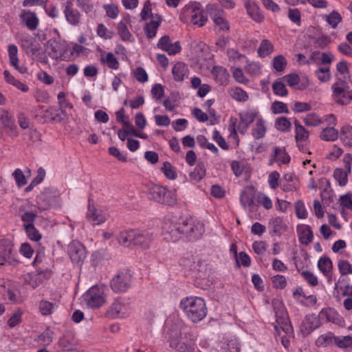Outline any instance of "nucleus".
<instances>
[{
  "label": "nucleus",
  "mask_w": 352,
  "mask_h": 352,
  "mask_svg": "<svg viewBox=\"0 0 352 352\" xmlns=\"http://www.w3.org/2000/svg\"><path fill=\"white\" fill-rule=\"evenodd\" d=\"M283 78L287 82V84L296 89L303 90L305 89L308 85V80L300 82V76L296 73H292L283 77Z\"/></svg>",
  "instance_id": "nucleus-16"
},
{
  "label": "nucleus",
  "mask_w": 352,
  "mask_h": 352,
  "mask_svg": "<svg viewBox=\"0 0 352 352\" xmlns=\"http://www.w3.org/2000/svg\"><path fill=\"white\" fill-rule=\"evenodd\" d=\"M188 65L182 62H177L172 68L173 78L177 82L183 81L184 77L188 75Z\"/></svg>",
  "instance_id": "nucleus-20"
},
{
  "label": "nucleus",
  "mask_w": 352,
  "mask_h": 352,
  "mask_svg": "<svg viewBox=\"0 0 352 352\" xmlns=\"http://www.w3.org/2000/svg\"><path fill=\"white\" fill-rule=\"evenodd\" d=\"M28 237L34 241H38L41 239L42 236L39 233L38 230L35 228L34 225L28 226V227L23 228Z\"/></svg>",
  "instance_id": "nucleus-51"
},
{
  "label": "nucleus",
  "mask_w": 352,
  "mask_h": 352,
  "mask_svg": "<svg viewBox=\"0 0 352 352\" xmlns=\"http://www.w3.org/2000/svg\"><path fill=\"white\" fill-rule=\"evenodd\" d=\"M105 287L96 285L91 287L84 295L87 305L91 308H99L106 303Z\"/></svg>",
  "instance_id": "nucleus-5"
},
{
  "label": "nucleus",
  "mask_w": 352,
  "mask_h": 352,
  "mask_svg": "<svg viewBox=\"0 0 352 352\" xmlns=\"http://www.w3.org/2000/svg\"><path fill=\"white\" fill-rule=\"evenodd\" d=\"M141 19L142 21H146L148 18L153 16L151 3L149 0H147L144 5V7L140 13Z\"/></svg>",
  "instance_id": "nucleus-61"
},
{
  "label": "nucleus",
  "mask_w": 352,
  "mask_h": 352,
  "mask_svg": "<svg viewBox=\"0 0 352 352\" xmlns=\"http://www.w3.org/2000/svg\"><path fill=\"white\" fill-rule=\"evenodd\" d=\"M335 344L341 349L352 347V336H346L342 338L336 337Z\"/></svg>",
  "instance_id": "nucleus-54"
},
{
  "label": "nucleus",
  "mask_w": 352,
  "mask_h": 352,
  "mask_svg": "<svg viewBox=\"0 0 352 352\" xmlns=\"http://www.w3.org/2000/svg\"><path fill=\"white\" fill-rule=\"evenodd\" d=\"M223 352H240V345L236 338L228 339L221 346Z\"/></svg>",
  "instance_id": "nucleus-33"
},
{
  "label": "nucleus",
  "mask_w": 352,
  "mask_h": 352,
  "mask_svg": "<svg viewBox=\"0 0 352 352\" xmlns=\"http://www.w3.org/2000/svg\"><path fill=\"white\" fill-rule=\"evenodd\" d=\"M274 125L276 129L285 132L289 131L292 124L287 118L280 117L276 119Z\"/></svg>",
  "instance_id": "nucleus-48"
},
{
  "label": "nucleus",
  "mask_w": 352,
  "mask_h": 352,
  "mask_svg": "<svg viewBox=\"0 0 352 352\" xmlns=\"http://www.w3.org/2000/svg\"><path fill=\"white\" fill-rule=\"evenodd\" d=\"M338 131L336 129L327 127L322 131L320 137L324 141H334L338 139Z\"/></svg>",
  "instance_id": "nucleus-38"
},
{
  "label": "nucleus",
  "mask_w": 352,
  "mask_h": 352,
  "mask_svg": "<svg viewBox=\"0 0 352 352\" xmlns=\"http://www.w3.org/2000/svg\"><path fill=\"white\" fill-rule=\"evenodd\" d=\"M214 23L221 30L228 31L230 25L227 20L223 16L222 12L219 14H215L212 16Z\"/></svg>",
  "instance_id": "nucleus-43"
},
{
  "label": "nucleus",
  "mask_w": 352,
  "mask_h": 352,
  "mask_svg": "<svg viewBox=\"0 0 352 352\" xmlns=\"http://www.w3.org/2000/svg\"><path fill=\"white\" fill-rule=\"evenodd\" d=\"M169 346L176 352H195V338L190 333L182 336L180 330L172 329L168 337Z\"/></svg>",
  "instance_id": "nucleus-4"
},
{
  "label": "nucleus",
  "mask_w": 352,
  "mask_h": 352,
  "mask_svg": "<svg viewBox=\"0 0 352 352\" xmlns=\"http://www.w3.org/2000/svg\"><path fill=\"white\" fill-rule=\"evenodd\" d=\"M63 13L66 21L72 25H78L80 22L81 14L76 9L71 1H67L63 6Z\"/></svg>",
  "instance_id": "nucleus-13"
},
{
  "label": "nucleus",
  "mask_w": 352,
  "mask_h": 352,
  "mask_svg": "<svg viewBox=\"0 0 352 352\" xmlns=\"http://www.w3.org/2000/svg\"><path fill=\"white\" fill-rule=\"evenodd\" d=\"M332 89L334 100L337 103L342 105L349 103L350 99H348V91H350V88L345 80L339 78L332 85Z\"/></svg>",
  "instance_id": "nucleus-8"
},
{
  "label": "nucleus",
  "mask_w": 352,
  "mask_h": 352,
  "mask_svg": "<svg viewBox=\"0 0 352 352\" xmlns=\"http://www.w3.org/2000/svg\"><path fill=\"white\" fill-rule=\"evenodd\" d=\"M270 226L272 228V231L276 234H280L285 230V225L281 217H275L270 220Z\"/></svg>",
  "instance_id": "nucleus-50"
},
{
  "label": "nucleus",
  "mask_w": 352,
  "mask_h": 352,
  "mask_svg": "<svg viewBox=\"0 0 352 352\" xmlns=\"http://www.w3.org/2000/svg\"><path fill=\"white\" fill-rule=\"evenodd\" d=\"M20 212L23 211L21 214V219L23 221V227L25 228L28 226L34 225V222L38 216L37 210H25V208L22 209L20 208Z\"/></svg>",
  "instance_id": "nucleus-26"
},
{
  "label": "nucleus",
  "mask_w": 352,
  "mask_h": 352,
  "mask_svg": "<svg viewBox=\"0 0 352 352\" xmlns=\"http://www.w3.org/2000/svg\"><path fill=\"white\" fill-rule=\"evenodd\" d=\"M294 207H295V211H296V216L299 219H306L307 218V212L305 209V204L302 201H300V200L297 201L295 203Z\"/></svg>",
  "instance_id": "nucleus-59"
},
{
  "label": "nucleus",
  "mask_w": 352,
  "mask_h": 352,
  "mask_svg": "<svg viewBox=\"0 0 352 352\" xmlns=\"http://www.w3.org/2000/svg\"><path fill=\"white\" fill-rule=\"evenodd\" d=\"M296 132V141H307L309 135V131L300 124L299 121L295 120L294 122Z\"/></svg>",
  "instance_id": "nucleus-30"
},
{
  "label": "nucleus",
  "mask_w": 352,
  "mask_h": 352,
  "mask_svg": "<svg viewBox=\"0 0 352 352\" xmlns=\"http://www.w3.org/2000/svg\"><path fill=\"white\" fill-rule=\"evenodd\" d=\"M318 267L324 275H327L333 268L331 260L327 256H322L318 262Z\"/></svg>",
  "instance_id": "nucleus-36"
},
{
  "label": "nucleus",
  "mask_w": 352,
  "mask_h": 352,
  "mask_svg": "<svg viewBox=\"0 0 352 352\" xmlns=\"http://www.w3.org/2000/svg\"><path fill=\"white\" fill-rule=\"evenodd\" d=\"M186 10L190 14L191 22L198 27H202L208 20L206 12L197 6H190L186 8Z\"/></svg>",
  "instance_id": "nucleus-14"
},
{
  "label": "nucleus",
  "mask_w": 352,
  "mask_h": 352,
  "mask_svg": "<svg viewBox=\"0 0 352 352\" xmlns=\"http://www.w3.org/2000/svg\"><path fill=\"white\" fill-rule=\"evenodd\" d=\"M0 122L5 128L10 129L11 131H13L14 133V135H16V133L15 131L16 127L14 124V121L9 116L7 111L2 112L0 116Z\"/></svg>",
  "instance_id": "nucleus-45"
},
{
  "label": "nucleus",
  "mask_w": 352,
  "mask_h": 352,
  "mask_svg": "<svg viewBox=\"0 0 352 352\" xmlns=\"http://www.w3.org/2000/svg\"><path fill=\"white\" fill-rule=\"evenodd\" d=\"M12 175L19 187H21L27 184L25 176L20 168H16Z\"/></svg>",
  "instance_id": "nucleus-60"
},
{
  "label": "nucleus",
  "mask_w": 352,
  "mask_h": 352,
  "mask_svg": "<svg viewBox=\"0 0 352 352\" xmlns=\"http://www.w3.org/2000/svg\"><path fill=\"white\" fill-rule=\"evenodd\" d=\"M161 170L169 179H175L177 177L175 167L169 162H164Z\"/></svg>",
  "instance_id": "nucleus-47"
},
{
  "label": "nucleus",
  "mask_w": 352,
  "mask_h": 352,
  "mask_svg": "<svg viewBox=\"0 0 352 352\" xmlns=\"http://www.w3.org/2000/svg\"><path fill=\"white\" fill-rule=\"evenodd\" d=\"M53 308L54 304L49 301L41 300L39 303V309L43 315L47 316L51 314Z\"/></svg>",
  "instance_id": "nucleus-62"
},
{
  "label": "nucleus",
  "mask_w": 352,
  "mask_h": 352,
  "mask_svg": "<svg viewBox=\"0 0 352 352\" xmlns=\"http://www.w3.org/2000/svg\"><path fill=\"white\" fill-rule=\"evenodd\" d=\"M336 336L331 333L328 332L320 336L316 340V344L319 347H326L335 344Z\"/></svg>",
  "instance_id": "nucleus-32"
},
{
  "label": "nucleus",
  "mask_w": 352,
  "mask_h": 352,
  "mask_svg": "<svg viewBox=\"0 0 352 352\" xmlns=\"http://www.w3.org/2000/svg\"><path fill=\"white\" fill-rule=\"evenodd\" d=\"M127 19H123L118 25V33L123 41H128L131 36L127 28Z\"/></svg>",
  "instance_id": "nucleus-42"
},
{
  "label": "nucleus",
  "mask_w": 352,
  "mask_h": 352,
  "mask_svg": "<svg viewBox=\"0 0 352 352\" xmlns=\"http://www.w3.org/2000/svg\"><path fill=\"white\" fill-rule=\"evenodd\" d=\"M272 282L274 285V287L276 289H283L285 288L287 285L286 278L284 276L280 274L274 276L272 278Z\"/></svg>",
  "instance_id": "nucleus-58"
},
{
  "label": "nucleus",
  "mask_w": 352,
  "mask_h": 352,
  "mask_svg": "<svg viewBox=\"0 0 352 352\" xmlns=\"http://www.w3.org/2000/svg\"><path fill=\"white\" fill-rule=\"evenodd\" d=\"M212 74L214 76L217 83L219 85H226L229 82L230 74L227 69L222 66H214Z\"/></svg>",
  "instance_id": "nucleus-18"
},
{
  "label": "nucleus",
  "mask_w": 352,
  "mask_h": 352,
  "mask_svg": "<svg viewBox=\"0 0 352 352\" xmlns=\"http://www.w3.org/2000/svg\"><path fill=\"white\" fill-rule=\"evenodd\" d=\"M131 274L128 270L120 271L111 280V287L115 292H124L131 286Z\"/></svg>",
  "instance_id": "nucleus-7"
},
{
  "label": "nucleus",
  "mask_w": 352,
  "mask_h": 352,
  "mask_svg": "<svg viewBox=\"0 0 352 352\" xmlns=\"http://www.w3.org/2000/svg\"><path fill=\"white\" fill-rule=\"evenodd\" d=\"M320 315L324 317L327 322H331L339 325H342L344 322L343 318L335 309L331 308L322 309L320 312Z\"/></svg>",
  "instance_id": "nucleus-25"
},
{
  "label": "nucleus",
  "mask_w": 352,
  "mask_h": 352,
  "mask_svg": "<svg viewBox=\"0 0 352 352\" xmlns=\"http://www.w3.org/2000/svg\"><path fill=\"white\" fill-rule=\"evenodd\" d=\"M338 269L342 275L352 274V265L347 261H339Z\"/></svg>",
  "instance_id": "nucleus-64"
},
{
  "label": "nucleus",
  "mask_w": 352,
  "mask_h": 352,
  "mask_svg": "<svg viewBox=\"0 0 352 352\" xmlns=\"http://www.w3.org/2000/svg\"><path fill=\"white\" fill-rule=\"evenodd\" d=\"M54 335L53 331L47 328L38 336L37 341L41 344L48 345L53 341Z\"/></svg>",
  "instance_id": "nucleus-44"
},
{
  "label": "nucleus",
  "mask_w": 352,
  "mask_h": 352,
  "mask_svg": "<svg viewBox=\"0 0 352 352\" xmlns=\"http://www.w3.org/2000/svg\"><path fill=\"white\" fill-rule=\"evenodd\" d=\"M14 261L12 253V244L10 240L0 241V266L6 263L12 264Z\"/></svg>",
  "instance_id": "nucleus-12"
},
{
  "label": "nucleus",
  "mask_w": 352,
  "mask_h": 352,
  "mask_svg": "<svg viewBox=\"0 0 352 352\" xmlns=\"http://www.w3.org/2000/svg\"><path fill=\"white\" fill-rule=\"evenodd\" d=\"M252 187H247L241 191L240 195V201L244 206L252 208L254 205V192Z\"/></svg>",
  "instance_id": "nucleus-24"
},
{
  "label": "nucleus",
  "mask_w": 352,
  "mask_h": 352,
  "mask_svg": "<svg viewBox=\"0 0 352 352\" xmlns=\"http://www.w3.org/2000/svg\"><path fill=\"white\" fill-rule=\"evenodd\" d=\"M271 109L274 114L283 113H289V109L287 104L280 101L274 102L272 104Z\"/></svg>",
  "instance_id": "nucleus-56"
},
{
  "label": "nucleus",
  "mask_w": 352,
  "mask_h": 352,
  "mask_svg": "<svg viewBox=\"0 0 352 352\" xmlns=\"http://www.w3.org/2000/svg\"><path fill=\"white\" fill-rule=\"evenodd\" d=\"M179 306L187 318L194 323L202 320L208 313L205 300L202 298L197 296L186 297L182 299Z\"/></svg>",
  "instance_id": "nucleus-2"
},
{
  "label": "nucleus",
  "mask_w": 352,
  "mask_h": 352,
  "mask_svg": "<svg viewBox=\"0 0 352 352\" xmlns=\"http://www.w3.org/2000/svg\"><path fill=\"white\" fill-rule=\"evenodd\" d=\"M342 168H336L333 172V177L340 186H344L348 182V175Z\"/></svg>",
  "instance_id": "nucleus-49"
},
{
  "label": "nucleus",
  "mask_w": 352,
  "mask_h": 352,
  "mask_svg": "<svg viewBox=\"0 0 352 352\" xmlns=\"http://www.w3.org/2000/svg\"><path fill=\"white\" fill-rule=\"evenodd\" d=\"M266 133V127L262 118L256 120L255 126L252 129V135L255 139H260L264 137Z\"/></svg>",
  "instance_id": "nucleus-37"
},
{
  "label": "nucleus",
  "mask_w": 352,
  "mask_h": 352,
  "mask_svg": "<svg viewBox=\"0 0 352 352\" xmlns=\"http://www.w3.org/2000/svg\"><path fill=\"white\" fill-rule=\"evenodd\" d=\"M273 307L277 324L285 333H289L292 328L289 324V318L283 305L276 301L273 302Z\"/></svg>",
  "instance_id": "nucleus-10"
},
{
  "label": "nucleus",
  "mask_w": 352,
  "mask_h": 352,
  "mask_svg": "<svg viewBox=\"0 0 352 352\" xmlns=\"http://www.w3.org/2000/svg\"><path fill=\"white\" fill-rule=\"evenodd\" d=\"M87 218L93 224L100 225L107 220V217L106 214L98 212L94 206L91 204L90 201H89Z\"/></svg>",
  "instance_id": "nucleus-17"
},
{
  "label": "nucleus",
  "mask_w": 352,
  "mask_h": 352,
  "mask_svg": "<svg viewBox=\"0 0 352 352\" xmlns=\"http://www.w3.org/2000/svg\"><path fill=\"white\" fill-rule=\"evenodd\" d=\"M155 18L157 20H151L150 22L146 23L144 27V33L148 38H153L155 36L157 30L162 22V18L160 15L156 14Z\"/></svg>",
  "instance_id": "nucleus-21"
},
{
  "label": "nucleus",
  "mask_w": 352,
  "mask_h": 352,
  "mask_svg": "<svg viewBox=\"0 0 352 352\" xmlns=\"http://www.w3.org/2000/svg\"><path fill=\"white\" fill-rule=\"evenodd\" d=\"M58 344L63 351H72L75 349L77 342L72 334L67 333L59 340Z\"/></svg>",
  "instance_id": "nucleus-23"
},
{
  "label": "nucleus",
  "mask_w": 352,
  "mask_h": 352,
  "mask_svg": "<svg viewBox=\"0 0 352 352\" xmlns=\"http://www.w3.org/2000/svg\"><path fill=\"white\" fill-rule=\"evenodd\" d=\"M3 75L5 80L8 83L12 85L23 92L28 91L29 87L28 85L16 80L12 75L10 74L9 71L5 70L3 72Z\"/></svg>",
  "instance_id": "nucleus-28"
},
{
  "label": "nucleus",
  "mask_w": 352,
  "mask_h": 352,
  "mask_svg": "<svg viewBox=\"0 0 352 352\" xmlns=\"http://www.w3.org/2000/svg\"><path fill=\"white\" fill-rule=\"evenodd\" d=\"M287 64V60L283 55L276 56L272 61L273 68L277 72H283L285 69Z\"/></svg>",
  "instance_id": "nucleus-46"
},
{
  "label": "nucleus",
  "mask_w": 352,
  "mask_h": 352,
  "mask_svg": "<svg viewBox=\"0 0 352 352\" xmlns=\"http://www.w3.org/2000/svg\"><path fill=\"white\" fill-rule=\"evenodd\" d=\"M228 93L233 99L237 101L245 102L248 100V95L247 92L241 88L235 87L230 89L228 91Z\"/></svg>",
  "instance_id": "nucleus-39"
},
{
  "label": "nucleus",
  "mask_w": 352,
  "mask_h": 352,
  "mask_svg": "<svg viewBox=\"0 0 352 352\" xmlns=\"http://www.w3.org/2000/svg\"><path fill=\"white\" fill-rule=\"evenodd\" d=\"M340 140L343 144L348 146L352 147V126L350 125H344L340 130Z\"/></svg>",
  "instance_id": "nucleus-31"
},
{
  "label": "nucleus",
  "mask_w": 352,
  "mask_h": 352,
  "mask_svg": "<svg viewBox=\"0 0 352 352\" xmlns=\"http://www.w3.org/2000/svg\"><path fill=\"white\" fill-rule=\"evenodd\" d=\"M21 18L30 30H34L37 28L38 19L34 12L30 10L23 11V14L21 15Z\"/></svg>",
  "instance_id": "nucleus-22"
},
{
  "label": "nucleus",
  "mask_w": 352,
  "mask_h": 352,
  "mask_svg": "<svg viewBox=\"0 0 352 352\" xmlns=\"http://www.w3.org/2000/svg\"><path fill=\"white\" fill-rule=\"evenodd\" d=\"M152 240V234L136 230L122 231L118 236V243L124 247L135 245L144 250L150 248Z\"/></svg>",
  "instance_id": "nucleus-3"
},
{
  "label": "nucleus",
  "mask_w": 352,
  "mask_h": 352,
  "mask_svg": "<svg viewBox=\"0 0 352 352\" xmlns=\"http://www.w3.org/2000/svg\"><path fill=\"white\" fill-rule=\"evenodd\" d=\"M274 50L272 43L267 39L263 40L258 49V54L261 57H265L270 55Z\"/></svg>",
  "instance_id": "nucleus-40"
},
{
  "label": "nucleus",
  "mask_w": 352,
  "mask_h": 352,
  "mask_svg": "<svg viewBox=\"0 0 352 352\" xmlns=\"http://www.w3.org/2000/svg\"><path fill=\"white\" fill-rule=\"evenodd\" d=\"M56 195L50 189H45L36 197V207L38 210L50 209L56 201Z\"/></svg>",
  "instance_id": "nucleus-11"
},
{
  "label": "nucleus",
  "mask_w": 352,
  "mask_h": 352,
  "mask_svg": "<svg viewBox=\"0 0 352 352\" xmlns=\"http://www.w3.org/2000/svg\"><path fill=\"white\" fill-rule=\"evenodd\" d=\"M248 15L255 21L261 23L264 19V16L260 10L259 7L254 2L247 1L245 3Z\"/></svg>",
  "instance_id": "nucleus-19"
},
{
  "label": "nucleus",
  "mask_w": 352,
  "mask_h": 352,
  "mask_svg": "<svg viewBox=\"0 0 352 352\" xmlns=\"http://www.w3.org/2000/svg\"><path fill=\"white\" fill-rule=\"evenodd\" d=\"M314 238V234L309 226H306V228L300 232L299 240L303 245H308L310 244Z\"/></svg>",
  "instance_id": "nucleus-41"
},
{
  "label": "nucleus",
  "mask_w": 352,
  "mask_h": 352,
  "mask_svg": "<svg viewBox=\"0 0 352 352\" xmlns=\"http://www.w3.org/2000/svg\"><path fill=\"white\" fill-rule=\"evenodd\" d=\"M307 333L318 328L321 325L320 318L315 314H311L306 316L305 321L303 323Z\"/></svg>",
  "instance_id": "nucleus-27"
},
{
  "label": "nucleus",
  "mask_w": 352,
  "mask_h": 352,
  "mask_svg": "<svg viewBox=\"0 0 352 352\" xmlns=\"http://www.w3.org/2000/svg\"><path fill=\"white\" fill-rule=\"evenodd\" d=\"M149 199H153L161 204L173 206L176 204V198L171 191L166 188L154 185L149 188Z\"/></svg>",
  "instance_id": "nucleus-6"
},
{
  "label": "nucleus",
  "mask_w": 352,
  "mask_h": 352,
  "mask_svg": "<svg viewBox=\"0 0 352 352\" xmlns=\"http://www.w3.org/2000/svg\"><path fill=\"white\" fill-rule=\"evenodd\" d=\"M166 239L172 242H176L183 236L190 241L200 239L205 229L204 225L200 221L193 218H175L168 220L163 227Z\"/></svg>",
  "instance_id": "nucleus-1"
},
{
  "label": "nucleus",
  "mask_w": 352,
  "mask_h": 352,
  "mask_svg": "<svg viewBox=\"0 0 352 352\" xmlns=\"http://www.w3.org/2000/svg\"><path fill=\"white\" fill-rule=\"evenodd\" d=\"M326 19L333 28H336L338 23L341 22L342 16L338 12L333 11L329 15L326 16Z\"/></svg>",
  "instance_id": "nucleus-53"
},
{
  "label": "nucleus",
  "mask_w": 352,
  "mask_h": 352,
  "mask_svg": "<svg viewBox=\"0 0 352 352\" xmlns=\"http://www.w3.org/2000/svg\"><path fill=\"white\" fill-rule=\"evenodd\" d=\"M102 61L111 69H117L119 67V62L116 57L111 52H108Z\"/></svg>",
  "instance_id": "nucleus-55"
},
{
  "label": "nucleus",
  "mask_w": 352,
  "mask_h": 352,
  "mask_svg": "<svg viewBox=\"0 0 352 352\" xmlns=\"http://www.w3.org/2000/svg\"><path fill=\"white\" fill-rule=\"evenodd\" d=\"M303 121L307 126H316L321 123V120L316 113H309L304 118Z\"/></svg>",
  "instance_id": "nucleus-57"
},
{
  "label": "nucleus",
  "mask_w": 352,
  "mask_h": 352,
  "mask_svg": "<svg viewBox=\"0 0 352 352\" xmlns=\"http://www.w3.org/2000/svg\"><path fill=\"white\" fill-rule=\"evenodd\" d=\"M316 75L321 82H327L330 78L329 68L320 67L316 71Z\"/></svg>",
  "instance_id": "nucleus-63"
},
{
  "label": "nucleus",
  "mask_w": 352,
  "mask_h": 352,
  "mask_svg": "<svg viewBox=\"0 0 352 352\" xmlns=\"http://www.w3.org/2000/svg\"><path fill=\"white\" fill-rule=\"evenodd\" d=\"M206 175V168L203 162H198L194 170L189 175L190 179L194 182H199Z\"/></svg>",
  "instance_id": "nucleus-29"
},
{
  "label": "nucleus",
  "mask_w": 352,
  "mask_h": 352,
  "mask_svg": "<svg viewBox=\"0 0 352 352\" xmlns=\"http://www.w3.org/2000/svg\"><path fill=\"white\" fill-rule=\"evenodd\" d=\"M109 318H124L127 314V308L120 299H117L110 307L107 312Z\"/></svg>",
  "instance_id": "nucleus-15"
},
{
  "label": "nucleus",
  "mask_w": 352,
  "mask_h": 352,
  "mask_svg": "<svg viewBox=\"0 0 352 352\" xmlns=\"http://www.w3.org/2000/svg\"><path fill=\"white\" fill-rule=\"evenodd\" d=\"M55 107H50L47 110L43 111L42 115H36V118L41 123L53 122L54 115L56 113Z\"/></svg>",
  "instance_id": "nucleus-35"
},
{
  "label": "nucleus",
  "mask_w": 352,
  "mask_h": 352,
  "mask_svg": "<svg viewBox=\"0 0 352 352\" xmlns=\"http://www.w3.org/2000/svg\"><path fill=\"white\" fill-rule=\"evenodd\" d=\"M67 252L72 261L74 263H82L86 258V249L77 240H73L70 242L67 247Z\"/></svg>",
  "instance_id": "nucleus-9"
},
{
  "label": "nucleus",
  "mask_w": 352,
  "mask_h": 352,
  "mask_svg": "<svg viewBox=\"0 0 352 352\" xmlns=\"http://www.w3.org/2000/svg\"><path fill=\"white\" fill-rule=\"evenodd\" d=\"M273 160L280 161L283 164H288L290 162V156L286 152L284 147H274Z\"/></svg>",
  "instance_id": "nucleus-34"
},
{
  "label": "nucleus",
  "mask_w": 352,
  "mask_h": 352,
  "mask_svg": "<svg viewBox=\"0 0 352 352\" xmlns=\"http://www.w3.org/2000/svg\"><path fill=\"white\" fill-rule=\"evenodd\" d=\"M272 90L276 96H286L288 94L285 85L280 81H276L273 83Z\"/></svg>",
  "instance_id": "nucleus-52"
}]
</instances>
